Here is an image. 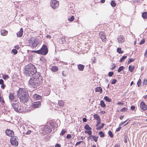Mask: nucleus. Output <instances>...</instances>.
<instances>
[{"mask_svg": "<svg viewBox=\"0 0 147 147\" xmlns=\"http://www.w3.org/2000/svg\"><path fill=\"white\" fill-rule=\"evenodd\" d=\"M71 136L70 134H67L66 136V138L68 139H69L71 138Z\"/></svg>", "mask_w": 147, "mask_h": 147, "instance_id": "6e6d98bb", "label": "nucleus"}, {"mask_svg": "<svg viewBox=\"0 0 147 147\" xmlns=\"http://www.w3.org/2000/svg\"><path fill=\"white\" fill-rule=\"evenodd\" d=\"M105 123H102L101 125H100V126H99L98 127H97L96 128V129L97 130H100V129H101L105 125Z\"/></svg>", "mask_w": 147, "mask_h": 147, "instance_id": "2f4dec72", "label": "nucleus"}, {"mask_svg": "<svg viewBox=\"0 0 147 147\" xmlns=\"http://www.w3.org/2000/svg\"><path fill=\"white\" fill-rule=\"evenodd\" d=\"M0 102H2V103H5V101L4 100L3 98L0 95Z\"/></svg>", "mask_w": 147, "mask_h": 147, "instance_id": "de8ad7c7", "label": "nucleus"}, {"mask_svg": "<svg viewBox=\"0 0 147 147\" xmlns=\"http://www.w3.org/2000/svg\"><path fill=\"white\" fill-rule=\"evenodd\" d=\"M31 132V131L30 130H28L25 133V134L26 135H29L30 134Z\"/></svg>", "mask_w": 147, "mask_h": 147, "instance_id": "bf43d9fd", "label": "nucleus"}, {"mask_svg": "<svg viewBox=\"0 0 147 147\" xmlns=\"http://www.w3.org/2000/svg\"><path fill=\"white\" fill-rule=\"evenodd\" d=\"M117 52L120 54H122L123 53V51L121 50V48H118L117 49Z\"/></svg>", "mask_w": 147, "mask_h": 147, "instance_id": "473e14b6", "label": "nucleus"}, {"mask_svg": "<svg viewBox=\"0 0 147 147\" xmlns=\"http://www.w3.org/2000/svg\"><path fill=\"white\" fill-rule=\"evenodd\" d=\"M42 101L40 100V101L33 102L32 103V107L33 108H38L40 107Z\"/></svg>", "mask_w": 147, "mask_h": 147, "instance_id": "1a4fd4ad", "label": "nucleus"}, {"mask_svg": "<svg viewBox=\"0 0 147 147\" xmlns=\"http://www.w3.org/2000/svg\"><path fill=\"white\" fill-rule=\"evenodd\" d=\"M117 40L120 43L123 42L124 41L123 36L122 35L119 36L117 38Z\"/></svg>", "mask_w": 147, "mask_h": 147, "instance_id": "6ab92c4d", "label": "nucleus"}, {"mask_svg": "<svg viewBox=\"0 0 147 147\" xmlns=\"http://www.w3.org/2000/svg\"><path fill=\"white\" fill-rule=\"evenodd\" d=\"M17 137L14 136L10 139V142L11 145L15 146H17L18 145V142Z\"/></svg>", "mask_w": 147, "mask_h": 147, "instance_id": "0eeeda50", "label": "nucleus"}, {"mask_svg": "<svg viewBox=\"0 0 147 147\" xmlns=\"http://www.w3.org/2000/svg\"><path fill=\"white\" fill-rule=\"evenodd\" d=\"M99 134L100 137L103 138L105 136V134L102 131H100L99 132Z\"/></svg>", "mask_w": 147, "mask_h": 147, "instance_id": "f704fd0d", "label": "nucleus"}, {"mask_svg": "<svg viewBox=\"0 0 147 147\" xmlns=\"http://www.w3.org/2000/svg\"><path fill=\"white\" fill-rule=\"evenodd\" d=\"M84 141H80L77 142L75 144L76 146L80 144L81 143H83Z\"/></svg>", "mask_w": 147, "mask_h": 147, "instance_id": "864d4df0", "label": "nucleus"}, {"mask_svg": "<svg viewBox=\"0 0 147 147\" xmlns=\"http://www.w3.org/2000/svg\"><path fill=\"white\" fill-rule=\"evenodd\" d=\"M114 73L112 71H110L108 73V76L110 77L112 76L113 74Z\"/></svg>", "mask_w": 147, "mask_h": 147, "instance_id": "603ef678", "label": "nucleus"}, {"mask_svg": "<svg viewBox=\"0 0 147 147\" xmlns=\"http://www.w3.org/2000/svg\"><path fill=\"white\" fill-rule=\"evenodd\" d=\"M16 49L18 50L19 49V47L18 45H16L14 47Z\"/></svg>", "mask_w": 147, "mask_h": 147, "instance_id": "774afa93", "label": "nucleus"}, {"mask_svg": "<svg viewBox=\"0 0 147 147\" xmlns=\"http://www.w3.org/2000/svg\"><path fill=\"white\" fill-rule=\"evenodd\" d=\"M84 128L87 130H91L92 129L88 124H86L84 126Z\"/></svg>", "mask_w": 147, "mask_h": 147, "instance_id": "a878e982", "label": "nucleus"}, {"mask_svg": "<svg viewBox=\"0 0 147 147\" xmlns=\"http://www.w3.org/2000/svg\"><path fill=\"white\" fill-rule=\"evenodd\" d=\"M50 93V90L49 88H46L44 92V94L46 96L49 95Z\"/></svg>", "mask_w": 147, "mask_h": 147, "instance_id": "dca6fc26", "label": "nucleus"}, {"mask_svg": "<svg viewBox=\"0 0 147 147\" xmlns=\"http://www.w3.org/2000/svg\"><path fill=\"white\" fill-rule=\"evenodd\" d=\"M7 33V31L5 30H3L1 31V34L3 36L6 35Z\"/></svg>", "mask_w": 147, "mask_h": 147, "instance_id": "5701e85b", "label": "nucleus"}, {"mask_svg": "<svg viewBox=\"0 0 147 147\" xmlns=\"http://www.w3.org/2000/svg\"><path fill=\"white\" fill-rule=\"evenodd\" d=\"M55 147H61V145L59 144H57L55 145Z\"/></svg>", "mask_w": 147, "mask_h": 147, "instance_id": "0e129e2a", "label": "nucleus"}, {"mask_svg": "<svg viewBox=\"0 0 147 147\" xmlns=\"http://www.w3.org/2000/svg\"><path fill=\"white\" fill-rule=\"evenodd\" d=\"M58 104L59 106L60 107H63L64 104L63 101L62 100H58Z\"/></svg>", "mask_w": 147, "mask_h": 147, "instance_id": "4be33fe9", "label": "nucleus"}, {"mask_svg": "<svg viewBox=\"0 0 147 147\" xmlns=\"http://www.w3.org/2000/svg\"><path fill=\"white\" fill-rule=\"evenodd\" d=\"M95 91L96 92H99L100 94H101L102 93V90L101 87H98L96 88Z\"/></svg>", "mask_w": 147, "mask_h": 147, "instance_id": "412c9836", "label": "nucleus"}, {"mask_svg": "<svg viewBox=\"0 0 147 147\" xmlns=\"http://www.w3.org/2000/svg\"><path fill=\"white\" fill-rule=\"evenodd\" d=\"M144 55L145 57H147V48L144 53Z\"/></svg>", "mask_w": 147, "mask_h": 147, "instance_id": "69168bd1", "label": "nucleus"}, {"mask_svg": "<svg viewBox=\"0 0 147 147\" xmlns=\"http://www.w3.org/2000/svg\"><path fill=\"white\" fill-rule=\"evenodd\" d=\"M94 118L98 120L100 119V118L99 115L97 114H95L93 116Z\"/></svg>", "mask_w": 147, "mask_h": 147, "instance_id": "cd10ccee", "label": "nucleus"}, {"mask_svg": "<svg viewBox=\"0 0 147 147\" xmlns=\"http://www.w3.org/2000/svg\"><path fill=\"white\" fill-rule=\"evenodd\" d=\"M127 57V56H123L122 58L120 59V62H121L123 61V60L126 59Z\"/></svg>", "mask_w": 147, "mask_h": 147, "instance_id": "37998d69", "label": "nucleus"}, {"mask_svg": "<svg viewBox=\"0 0 147 147\" xmlns=\"http://www.w3.org/2000/svg\"><path fill=\"white\" fill-rule=\"evenodd\" d=\"M40 54L45 55L47 54L48 50L47 46L45 45H43L42 47L40 49Z\"/></svg>", "mask_w": 147, "mask_h": 147, "instance_id": "39448f33", "label": "nucleus"}, {"mask_svg": "<svg viewBox=\"0 0 147 147\" xmlns=\"http://www.w3.org/2000/svg\"><path fill=\"white\" fill-rule=\"evenodd\" d=\"M117 81V80L116 79H113L112 81H111V84H115L116 83Z\"/></svg>", "mask_w": 147, "mask_h": 147, "instance_id": "8fccbe9b", "label": "nucleus"}, {"mask_svg": "<svg viewBox=\"0 0 147 147\" xmlns=\"http://www.w3.org/2000/svg\"><path fill=\"white\" fill-rule=\"evenodd\" d=\"M9 100L11 101H13V100L15 99V96H14V94L10 93L9 96Z\"/></svg>", "mask_w": 147, "mask_h": 147, "instance_id": "a211bd4d", "label": "nucleus"}, {"mask_svg": "<svg viewBox=\"0 0 147 147\" xmlns=\"http://www.w3.org/2000/svg\"><path fill=\"white\" fill-rule=\"evenodd\" d=\"M84 132L86 134H88L89 135H91L92 131L91 130H88V131L85 130Z\"/></svg>", "mask_w": 147, "mask_h": 147, "instance_id": "58836bf2", "label": "nucleus"}, {"mask_svg": "<svg viewBox=\"0 0 147 147\" xmlns=\"http://www.w3.org/2000/svg\"><path fill=\"white\" fill-rule=\"evenodd\" d=\"M34 98L36 100H40L42 98V96L37 94H35L34 95Z\"/></svg>", "mask_w": 147, "mask_h": 147, "instance_id": "f3484780", "label": "nucleus"}, {"mask_svg": "<svg viewBox=\"0 0 147 147\" xmlns=\"http://www.w3.org/2000/svg\"><path fill=\"white\" fill-rule=\"evenodd\" d=\"M5 87V85L4 84H1V87L2 89H4Z\"/></svg>", "mask_w": 147, "mask_h": 147, "instance_id": "13d9d810", "label": "nucleus"}, {"mask_svg": "<svg viewBox=\"0 0 147 147\" xmlns=\"http://www.w3.org/2000/svg\"><path fill=\"white\" fill-rule=\"evenodd\" d=\"M137 84L138 87H140L141 86V80L140 79H139L137 82Z\"/></svg>", "mask_w": 147, "mask_h": 147, "instance_id": "ea45409f", "label": "nucleus"}, {"mask_svg": "<svg viewBox=\"0 0 147 147\" xmlns=\"http://www.w3.org/2000/svg\"><path fill=\"white\" fill-rule=\"evenodd\" d=\"M31 53H35L39 54H40V49L38 50H32L31 51Z\"/></svg>", "mask_w": 147, "mask_h": 147, "instance_id": "c9c22d12", "label": "nucleus"}, {"mask_svg": "<svg viewBox=\"0 0 147 147\" xmlns=\"http://www.w3.org/2000/svg\"><path fill=\"white\" fill-rule=\"evenodd\" d=\"M74 19V16H72L70 18H68V20L72 22L73 21Z\"/></svg>", "mask_w": 147, "mask_h": 147, "instance_id": "a18cd8bd", "label": "nucleus"}, {"mask_svg": "<svg viewBox=\"0 0 147 147\" xmlns=\"http://www.w3.org/2000/svg\"><path fill=\"white\" fill-rule=\"evenodd\" d=\"M100 107L102 108H104L106 107V105L103 100L100 101Z\"/></svg>", "mask_w": 147, "mask_h": 147, "instance_id": "b1692460", "label": "nucleus"}, {"mask_svg": "<svg viewBox=\"0 0 147 147\" xmlns=\"http://www.w3.org/2000/svg\"><path fill=\"white\" fill-rule=\"evenodd\" d=\"M98 137H96L95 136L91 135L88 137V140H91V141H94L95 142H97Z\"/></svg>", "mask_w": 147, "mask_h": 147, "instance_id": "4468645a", "label": "nucleus"}, {"mask_svg": "<svg viewBox=\"0 0 147 147\" xmlns=\"http://www.w3.org/2000/svg\"><path fill=\"white\" fill-rule=\"evenodd\" d=\"M140 108L142 110L146 111L147 110V105L143 101H142L140 104Z\"/></svg>", "mask_w": 147, "mask_h": 147, "instance_id": "ddd939ff", "label": "nucleus"}, {"mask_svg": "<svg viewBox=\"0 0 147 147\" xmlns=\"http://www.w3.org/2000/svg\"><path fill=\"white\" fill-rule=\"evenodd\" d=\"M51 70L53 72H56L58 70V68L56 66H53L51 67Z\"/></svg>", "mask_w": 147, "mask_h": 147, "instance_id": "393cba45", "label": "nucleus"}, {"mask_svg": "<svg viewBox=\"0 0 147 147\" xmlns=\"http://www.w3.org/2000/svg\"><path fill=\"white\" fill-rule=\"evenodd\" d=\"M28 41L29 45L28 46L32 48H36L39 43L38 40L34 37L30 38Z\"/></svg>", "mask_w": 147, "mask_h": 147, "instance_id": "7ed1b4c3", "label": "nucleus"}, {"mask_svg": "<svg viewBox=\"0 0 147 147\" xmlns=\"http://www.w3.org/2000/svg\"><path fill=\"white\" fill-rule=\"evenodd\" d=\"M2 78L4 80H6L9 78V76L8 75L5 74L3 75Z\"/></svg>", "mask_w": 147, "mask_h": 147, "instance_id": "4c0bfd02", "label": "nucleus"}, {"mask_svg": "<svg viewBox=\"0 0 147 147\" xmlns=\"http://www.w3.org/2000/svg\"><path fill=\"white\" fill-rule=\"evenodd\" d=\"M130 109L134 111L135 109V107L134 106H131Z\"/></svg>", "mask_w": 147, "mask_h": 147, "instance_id": "052dcab7", "label": "nucleus"}, {"mask_svg": "<svg viewBox=\"0 0 147 147\" xmlns=\"http://www.w3.org/2000/svg\"><path fill=\"white\" fill-rule=\"evenodd\" d=\"M49 124L53 129V133L55 132L57 130V128L58 126L57 123L55 121H51L50 122Z\"/></svg>", "mask_w": 147, "mask_h": 147, "instance_id": "6e6552de", "label": "nucleus"}, {"mask_svg": "<svg viewBox=\"0 0 147 147\" xmlns=\"http://www.w3.org/2000/svg\"><path fill=\"white\" fill-rule=\"evenodd\" d=\"M134 65H130L129 66V71L131 72H132L134 69Z\"/></svg>", "mask_w": 147, "mask_h": 147, "instance_id": "7c9ffc66", "label": "nucleus"}, {"mask_svg": "<svg viewBox=\"0 0 147 147\" xmlns=\"http://www.w3.org/2000/svg\"><path fill=\"white\" fill-rule=\"evenodd\" d=\"M121 128V127L119 126V127L117 128L116 130V131H119Z\"/></svg>", "mask_w": 147, "mask_h": 147, "instance_id": "680f3d73", "label": "nucleus"}, {"mask_svg": "<svg viewBox=\"0 0 147 147\" xmlns=\"http://www.w3.org/2000/svg\"><path fill=\"white\" fill-rule=\"evenodd\" d=\"M78 69L80 71H82L84 67V65L81 64H79L77 65Z\"/></svg>", "mask_w": 147, "mask_h": 147, "instance_id": "aec40b11", "label": "nucleus"}, {"mask_svg": "<svg viewBox=\"0 0 147 147\" xmlns=\"http://www.w3.org/2000/svg\"><path fill=\"white\" fill-rule=\"evenodd\" d=\"M5 133L7 135L12 137L14 136V133L13 131L9 129H7L5 131Z\"/></svg>", "mask_w": 147, "mask_h": 147, "instance_id": "f8f14e48", "label": "nucleus"}, {"mask_svg": "<svg viewBox=\"0 0 147 147\" xmlns=\"http://www.w3.org/2000/svg\"><path fill=\"white\" fill-rule=\"evenodd\" d=\"M124 142L125 143L127 142V139H128V137L127 136L126 134H125L124 135Z\"/></svg>", "mask_w": 147, "mask_h": 147, "instance_id": "c756f323", "label": "nucleus"}, {"mask_svg": "<svg viewBox=\"0 0 147 147\" xmlns=\"http://www.w3.org/2000/svg\"><path fill=\"white\" fill-rule=\"evenodd\" d=\"M59 5V2L56 0H51L50 2V5L53 9H57Z\"/></svg>", "mask_w": 147, "mask_h": 147, "instance_id": "423d86ee", "label": "nucleus"}, {"mask_svg": "<svg viewBox=\"0 0 147 147\" xmlns=\"http://www.w3.org/2000/svg\"><path fill=\"white\" fill-rule=\"evenodd\" d=\"M4 84V81L2 79H0V84Z\"/></svg>", "mask_w": 147, "mask_h": 147, "instance_id": "e2e57ef3", "label": "nucleus"}, {"mask_svg": "<svg viewBox=\"0 0 147 147\" xmlns=\"http://www.w3.org/2000/svg\"><path fill=\"white\" fill-rule=\"evenodd\" d=\"M97 123L96 125V127H97L100 124L101 122L100 119L98 120H97Z\"/></svg>", "mask_w": 147, "mask_h": 147, "instance_id": "49530a36", "label": "nucleus"}, {"mask_svg": "<svg viewBox=\"0 0 147 147\" xmlns=\"http://www.w3.org/2000/svg\"><path fill=\"white\" fill-rule=\"evenodd\" d=\"M143 84L146 85L147 84V80L144 79L143 81Z\"/></svg>", "mask_w": 147, "mask_h": 147, "instance_id": "5fc2aeb1", "label": "nucleus"}, {"mask_svg": "<svg viewBox=\"0 0 147 147\" xmlns=\"http://www.w3.org/2000/svg\"><path fill=\"white\" fill-rule=\"evenodd\" d=\"M145 40L144 38H143L139 43L140 45H142L144 44L145 42Z\"/></svg>", "mask_w": 147, "mask_h": 147, "instance_id": "3c124183", "label": "nucleus"}, {"mask_svg": "<svg viewBox=\"0 0 147 147\" xmlns=\"http://www.w3.org/2000/svg\"><path fill=\"white\" fill-rule=\"evenodd\" d=\"M23 32V30L22 28H21L20 31L17 32V35L18 37H20L22 36Z\"/></svg>", "mask_w": 147, "mask_h": 147, "instance_id": "2eb2a0df", "label": "nucleus"}, {"mask_svg": "<svg viewBox=\"0 0 147 147\" xmlns=\"http://www.w3.org/2000/svg\"><path fill=\"white\" fill-rule=\"evenodd\" d=\"M111 5L113 7H115L116 5V3L114 0H112L111 3Z\"/></svg>", "mask_w": 147, "mask_h": 147, "instance_id": "72a5a7b5", "label": "nucleus"}, {"mask_svg": "<svg viewBox=\"0 0 147 147\" xmlns=\"http://www.w3.org/2000/svg\"><path fill=\"white\" fill-rule=\"evenodd\" d=\"M43 132L46 134H48L52 131V129L48 125H46L42 129Z\"/></svg>", "mask_w": 147, "mask_h": 147, "instance_id": "9d476101", "label": "nucleus"}, {"mask_svg": "<svg viewBox=\"0 0 147 147\" xmlns=\"http://www.w3.org/2000/svg\"><path fill=\"white\" fill-rule=\"evenodd\" d=\"M134 60L135 59L132 58L129 59V63L134 61Z\"/></svg>", "mask_w": 147, "mask_h": 147, "instance_id": "338daca9", "label": "nucleus"}, {"mask_svg": "<svg viewBox=\"0 0 147 147\" xmlns=\"http://www.w3.org/2000/svg\"><path fill=\"white\" fill-rule=\"evenodd\" d=\"M108 134L111 138H113V134L112 131L110 130H109L108 131Z\"/></svg>", "mask_w": 147, "mask_h": 147, "instance_id": "79ce46f5", "label": "nucleus"}, {"mask_svg": "<svg viewBox=\"0 0 147 147\" xmlns=\"http://www.w3.org/2000/svg\"><path fill=\"white\" fill-rule=\"evenodd\" d=\"M127 109L126 108L124 107L121 109L120 110V111H126Z\"/></svg>", "mask_w": 147, "mask_h": 147, "instance_id": "4d7b16f0", "label": "nucleus"}, {"mask_svg": "<svg viewBox=\"0 0 147 147\" xmlns=\"http://www.w3.org/2000/svg\"><path fill=\"white\" fill-rule=\"evenodd\" d=\"M66 131L64 129H62L61 130V132L60 133V135L63 136L65 133Z\"/></svg>", "mask_w": 147, "mask_h": 147, "instance_id": "09e8293b", "label": "nucleus"}, {"mask_svg": "<svg viewBox=\"0 0 147 147\" xmlns=\"http://www.w3.org/2000/svg\"><path fill=\"white\" fill-rule=\"evenodd\" d=\"M17 96L20 102L23 103L27 102L30 98L28 91L25 89L20 88L17 92Z\"/></svg>", "mask_w": 147, "mask_h": 147, "instance_id": "f03ea898", "label": "nucleus"}, {"mask_svg": "<svg viewBox=\"0 0 147 147\" xmlns=\"http://www.w3.org/2000/svg\"><path fill=\"white\" fill-rule=\"evenodd\" d=\"M124 68V67L123 66H121L119 67L118 70V72H120L122 71Z\"/></svg>", "mask_w": 147, "mask_h": 147, "instance_id": "e433bc0d", "label": "nucleus"}, {"mask_svg": "<svg viewBox=\"0 0 147 147\" xmlns=\"http://www.w3.org/2000/svg\"><path fill=\"white\" fill-rule=\"evenodd\" d=\"M99 35L100 38L103 42H105L106 40L107 39L105 34L104 32L102 31L100 32L99 33Z\"/></svg>", "mask_w": 147, "mask_h": 147, "instance_id": "9b49d317", "label": "nucleus"}, {"mask_svg": "<svg viewBox=\"0 0 147 147\" xmlns=\"http://www.w3.org/2000/svg\"><path fill=\"white\" fill-rule=\"evenodd\" d=\"M104 99L107 101L108 102H111V100L110 98L108 96H106L104 97Z\"/></svg>", "mask_w": 147, "mask_h": 147, "instance_id": "c85d7f7f", "label": "nucleus"}, {"mask_svg": "<svg viewBox=\"0 0 147 147\" xmlns=\"http://www.w3.org/2000/svg\"><path fill=\"white\" fill-rule=\"evenodd\" d=\"M12 106L17 112L22 113L23 112V107L21 106V104L20 102L12 103Z\"/></svg>", "mask_w": 147, "mask_h": 147, "instance_id": "20e7f679", "label": "nucleus"}, {"mask_svg": "<svg viewBox=\"0 0 147 147\" xmlns=\"http://www.w3.org/2000/svg\"><path fill=\"white\" fill-rule=\"evenodd\" d=\"M142 17L144 19H147V12H144L142 13Z\"/></svg>", "mask_w": 147, "mask_h": 147, "instance_id": "bb28decb", "label": "nucleus"}, {"mask_svg": "<svg viewBox=\"0 0 147 147\" xmlns=\"http://www.w3.org/2000/svg\"><path fill=\"white\" fill-rule=\"evenodd\" d=\"M24 74L27 76L31 77L28 82L29 86L34 88H36L42 83V77L40 73L37 72L35 66L32 63H29L25 66Z\"/></svg>", "mask_w": 147, "mask_h": 147, "instance_id": "f257e3e1", "label": "nucleus"}, {"mask_svg": "<svg viewBox=\"0 0 147 147\" xmlns=\"http://www.w3.org/2000/svg\"><path fill=\"white\" fill-rule=\"evenodd\" d=\"M61 40L62 42V43H65L66 41V40L65 37L63 36H62L61 37Z\"/></svg>", "mask_w": 147, "mask_h": 147, "instance_id": "a19ab883", "label": "nucleus"}, {"mask_svg": "<svg viewBox=\"0 0 147 147\" xmlns=\"http://www.w3.org/2000/svg\"><path fill=\"white\" fill-rule=\"evenodd\" d=\"M11 52L13 53L14 55H16L18 53V51L16 49H13L12 50Z\"/></svg>", "mask_w": 147, "mask_h": 147, "instance_id": "c03bdc74", "label": "nucleus"}]
</instances>
